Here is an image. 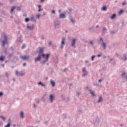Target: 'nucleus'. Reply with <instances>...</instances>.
<instances>
[{
	"instance_id": "052dcab7",
	"label": "nucleus",
	"mask_w": 127,
	"mask_h": 127,
	"mask_svg": "<svg viewBox=\"0 0 127 127\" xmlns=\"http://www.w3.org/2000/svg\"><path fill=\"white\" fill-rule=\"evenodd\" d=\"M38 7H39V8H41L40 7H41V5H39Z\"/></svg>"
},
{
	"instance_id": "4d7b16f0",
	"label": "nucleus",
	"mask_w": 127,
	"mask_h": 127,
	"mask_svg": "<svg viewBox=\"0 0 127 127\" xmlns=\"http://www.w3.org/2000/svg\"><path fill=\"white\" fill-rule=\"evenodd\" d=\"M1 66H2V67H3V68H4V64H1Z\"/></svg>"
},
{
	"instance_id": "f3484780",
	"label": "nucleus",
	"mask_w": 127,
	"mask_h": 127,
	"mask_svg": "<svg viewBox=\"0 0 127 127\" xmlns=\"http://www.w3.org/2000/svg\"><path fill=\"white\" fill-rule=\"evenodd\" d=\"M102 46L104 48V50H106V47H107V45L106 44V43L105 42H102Z\"/></svg>"
},
{
	"instance_id": "aec40b11",
	"label": "nucleus",
	"mask_w": 127,
	"mask_h": 127,
	"mask_svg": "<svg viewBox=\"0 0 127 127\" xmlns=\"http://www.w3.org/2000/svg\"><path fill=\"white\" fill-rule=\"evenodd\" d=\"M20 117L21 119L24 118V113H23V112L21 111L20 113Z\"/></svg>"
},
{
	"instance_id": "bb28decb",
	"label": "nucleus",
	"mask_w": 127,
	"mask_h": 127,
	"mask_svg": "<svg viewBox=\"0 0 127 127\" xmlns=\"http://www.w3.org/2000/svg\"><path fill=\"white\" fill-rule=\"evenodd\" d=\"M31 20H32V21H36L35 19L34 18V16H32L31 17Z\"/></svg>"
},
{
	"instance_id": "20e7f679",
	"label": "nucleus",
	"mask_w": 127,
	"mask_h": 127,
	"mask_svg": "<svg viewBox=\"0 0 127 127\" xmlns=\"http://www.w3.org/2000/svg\"><path fill=\"white\" fill-rule=\"evenodd\" d=\"M25 73L23 72L22 71L18 72V70H15V74L17 76H23Z\"/></svg>"
},
{
	"instance_id": "72a5a7b5",
	"label": "nucleus",
	"mask_w": 127,
	"mask_h": 127,
	"mask_svg": "<svg viewBox=\"0 0 127 127\" xmlns=\"http://www.w3.org/2000/svg\"><path fill=\"white\" fill-rule=\"evenodd\" d=\"M116 31H111L110 33L111 34H113V33H116Z\"/></svg>"
},
{
	"instance_id": "13d9d810",
	"label": "nucleus",
	"mask_w": 127,
	"mask_h": 127,
	"mask_svg": "<svg viewBox=\"0 0 127 127\" xmlns=\"http://www.w3.org/2000/svg\"><path fill=\"white\" fill-rule=\"evenodd\" d=\"M44 0H40V2H44Z\"/></svg>"
},
{
	"instance_id": "79ce46f5",
	"label": "nucleus",
	"mask_w": 127,
	"mask_h": 127,
	"mask_svg": "<svg viewBox=\"0 0 127 127\" xmlns=\"http://www.w3.org/2000/svg\"><path fill=\"white\" fill-rule=\"evenodd\" d=\"M103 30V31H106V30H107V28L105 27H104Z\"/></svg>"
},
{
	"instance_id": "bf43d9fd",
	"label": "nucleus",
	"mask_w": 127,
	"mask_h": 127,
	"mask_svg": "<svg viewBox=\"0 0 127 127\" xmlns=\"http://www.w3.org/2000/svg\"><path fill=\"white\" fill-rule=\"evenodd\" d=\"M113 60H114V59H110V62H112V61H113Z\"/></svg>"
},
{
	"instance_id": "0eeeda50",
	"label": "nucleus",
	"mask_w": 127,
	"mask_h": 127,
	"mask_svg": "<svg viewBox=\"0 0 127 127\" xmlns=\"http://www.w3.org/2000/svg\"><path fill=\"white\" fill-rule=\"evenodd\" d=\"M30 58V56H22L20 57V58L23 59V60H28V59H29Z\"/></svg>"
},
{
	"instance_id": "ea45409f",
	"label": "nucleus",
	"mask_w": 127,
	"mask_h": 127,
	"mask_svg": "<svg viewBox=\"0 0 127 127\" xmlns=\"http://www.w3.org/2000/svg\"><path fill=\"white\" fill-rule=\"evenodd\" d=\"M86 71H87V70H86V68L83 67V69H82V72H86Z\"/></svg>"
},
{
	"instance_id": "c9c22d12",
	"label": "nucleus",
	"mask_w": 127,
	"mask_h": 127,
	"mask_svg": "<svg viewBox=\"0 0 127 127\" xmlns=\"http://www.w3.org/2000/svg\"><path fill=\"white\" fill-rule=\"evenodd\" d=\"M89 44H91V45H94V43L93 42V41H90L89 42Z\"/></svg>"
},
{
	"instance_id": "4468645a",
	"label": "nucleus",
	"mask_w": 127,
	"mask_h": 127,
	"mask_svg": "<svg viewBox=\"0 0 127 127\" xmlns=\"http://www.w3.org/2000/svg\"><path fill=\"white\" fill-rule=\"evenodd\" d=\"M66 15L64 13H61L59 15V18H65Z\"/></svg>"
},
{
	"instance_id": "58836bf2",
	"label": "nucleus",
	"mask_w": 127,
	"mask_h": 127,
	"mask_svg": "<svg viewBox=\"0 0 127 127\" xmlns=\"http://www.w3.org/2000/svg\"><path fill=\"white\" fill-rule=\"evenodd\" d=\"M22 49H24L25 48V44H23L21 47Z\"/></svg>"
},
{
	"instance_id": "f8f14e48",
	"label": "nucleus",
	"mask_w": 127,
	"mask_h": 127,
	"mask_svg": "<svg viewBox=\"0 0 127 127\" xmlns=\"http://www.w3.org/2000/svg\"><path fill=\"white\" fill-rule=\"evenodd\" d=\"M93 123L94 125H97L98 124H99V123H100V121L99 120V118L97 117Z\"/></svg>"
},
{
	"instance_id": "dca6fc26",
	"label": "nucleus",
	"mask_w": 127,
	"mask_h": 127,
	"mask_svg": "<svg viewBox=\"0 0 127 127\" xmlns=\"http://www.w3.org/2000/svg\"><path fill=\"white\" fill-rule=\"evenodd\" d=\"M38 84L41 85L42 87H44L45 88H46V85L41 82H38Z\"/></svg>"
},
{
	"instance_id": "c03bdc74",
	"label": "nucleus",
	"mask_w": 127,
	"mask_h": 127,
	"mask_svg": "<svg viewBox=\"0 0 127 127\" xmlns=\"http://www.w3.org/2000/svg\"><path fill=\"white\" fill-rule=\"evenodd\" d=\"M39 17H40V14H38V15H37V18H39Z\"/></svg>"
},
{
	"instance_id": "a878e982",
	"label": "nucleus",
	"mask_w": 127,
	"mask_h": 127,
	"mask_svg": "<svg viewBox=\"0 0 127 127\" xmlns=\"http://www.w3.org/2000/svg\"><path fill=\"white\" fill-rule=\"evenodd\" d=\"M102 10L106 11L107 9H108V7H107L106 6H104L102 8Z\"/></svg>"
},
{
	"instance_id": "49530a36",
	"label": "nucleus",
	"mask_w": 127,
	"mask_h": 127,
	"mask_svg": "<svg viewBox=\"0 0 127 127\" xmlns=\"http://www.w3.org/2000/svg\"><path fill=\"white\" fill-rule=\"evenodd\" d=\"M63 45H61V49H63V48H64V47L63 46Z\"/></svg>"
},
{
	"instance_id": "6e6d98bb",
	"label": "nucleus",
	"mask_w": 127,
	"mask_h": 127,
	"mask_svg": "<svg viewBox=\"0 0 127 127\" xmlns=\"http://www.w3.org/2000/svg\"><path fill=\"white\" fill-rule=\"evenodd\" d=\"M23 66H26V63H24L23 64Z\"/></svg>"
},
{
	"instance_id": "9b49d317",
	"label": "nucleus",
	"mask_w": 127,
	"mask_h": 127,
	"mask_svg": "<svg viewBox=\"0 0 127 127\" xmlns=\"http://www.w3.org/2000/svg\"><path fill=\"white\" fill-rule=\"evenodd\" d=\"M88 91L90 92V93L92 96V97H96V94H95L94 91L92 90V89H88Z\"/></svg>"
},
{
	"instance_id": "f257e3e1",
	"label": "nucleus",
	"mask_w": 127,
	"mask_h": 127,
	"mask_svg": "<svg viewBox=\"0 0 127 127\" xmlns=\"http://www.w3.org/2000/svg\"><path fill=\"white\" fill-rule=\"evenodd\" d=\"M4 40L2 41V46L3 47H5V44H7V36L4 33L3 34Z\"/></svg>"
},
{
	"instance_id": "a19ab883",
	"label": "nucleus",
	"mask_w": 127,
	"mask_h": 127,
	"mask_svg": "<svg viewBox=\"0 0 127 127\" xmlns=\"http://www.w3.org/2000/svg\"><path fill=\"white\" fill-rule=\"evenodd\" d=\"M42 10H43V9H42V8H39V9H38V11H39V12H40V11H41Z\"/></svg>"
},
{
	"instance_id": "3c124183",
	"label": "nucleus",
	"mask_w": 127,
	"mask_h": 127,
	"mask_svg": "<svg viewBox=\"0 0 127 127\" xmlns=\"http://www.w3.org/2000/svg\"><path fill=\"white\" fill-rule=\"evenodd\" d=\"M102 81H103V79H99V80H98V82H99V83H100V82H102Z\"/></svg>"
},
{
	"instance_id": "e433bc0d",
	"label": "nucleus",
	"mask_w": 127,
	"mask_h": 127,
	"mask_svg": "<svg viewBox=\"0 0 127 127\" xmlns=\"http://www.w3.org/2000/svg\"><path fill=\"white\" fill-rule=\"evenodd\" d=\"M70 21L72 22L73 23H75V21H74V19L73 18L70 19Z\"/></svg>"
},
{
	"instance_id": "338daca9",
	"label": "nucleus",
	"mask_w": 127,
	"mask_h": 127,
	"mask_svg": "<svg viewBox=\"0 0 127 127\" xmlns=\"http://www.w3.org/2000/svg\"><path fill=\"white\" fill-rule=\"evenodd\" d=\"M89 62V61H85V63H88Z\"/></svg>"
},
{
	"instance_id": "8fccbe9b",
	"label": "nucleus",
	"mask_w": 127,
	"mask_h": 127,
	"mask_svg": "<svg viewBox=\"0 0 127 127\" xmlns=\"http://www.w3.org/2000/svg\"><path fill=\"white\" fill-rule=\"evenodd\" d=\"M116 56H117L118 57H120V55H119V54H118V53H116Z\"/></svg>"
},
{
	"instance_id": "a211bd4d",
	"label": "nucleus",
	"mask_w": 127,
	"mask_h": 127,
	"mask_svg": "<svg viewBox=\"0 0 127 127\" xmlns=\"http://www.w3.org/2000/svg\"><path fill=\"white\" fill-rule=\"evenodd\" d=\"M116 16L117 15L116 14H113L112 16L110 17V18H111V19H116Z\"/></svg>"
},
{
	"instance_id": "5701e85b",
	"label": "nucleus",
	"mask_w": 127,
	"mask_h": 127,
	"mask_svg": "<svg viewBox=\"0 0 127 127\" xmlns=\"http://www.w3.org/2000/svg\"><path fill=\"white\" fill-rule=\"evenodd\" d=\"M87 75H88V71H85L83 74L82 75V77H85V76H87Z\"/></svg>"
},
{
	"instance_id": "e2e57ef3",
	"label": "nucleus",
	"mask_w": 127,
	"mask_h": 127,
	"mask_svg": "<svg viewBox=\"0 0 127 127\" xmlns=\"http://www.w3.org/2000/svg\"><path fill=\"white\" fill-rule=\"evenodd\" d=\"M23 16H26V14H23Z\"/></svg>"
},
{
	"instance_id": "4be33fe9",
	"label": "nucleus",
	"mask_w": 127,
	"mask_h": 127,
	"mask_svg": "<svg viewBox=\"0 0 127 127\" xmlns=\"http://www.w3.org/2000/svg\"><path fill=\"white\" fill-rule=\"evenodd\" d=\"M4 59H5L4 56H2L0 57V61H4Z\"/></svg>"
},
{
	"instance_id": "6ab92c4d",
	"label": "nucleus",
	"mask_w": 127,
	"mask_h": 127,
	"mask_svg": "<svg viewBox=\"0 0 127 127\" xmlns=\"http://www.w3.org/2000/svg\"><path fill=\"white\" fill-rule=\"evenodd\" d=\"M103 101V97L100 96L99 100L97 101V103H100Z\"/></svg>"
},
{
	"instance_id": "cd10ccee",
	"label": "nucleus",
	"mask_w": 127,
	"mask_h": 127,
	"mask_svg": "<svg viewBox=\"0 0 127 127\" xmlns=\"http://www.w3.org/2000/svg\"><path fill=\"white\" fill-rule=\"evenodd\" d=\"M17 41L18 42H21V37L18 38L17 39Z\"/></svg>"
},
{
	"instance_id": "864d4df0",
	"label": "nucleus",
	"mask_w": 127,
	"mask_h": 127,
	"mask_svg": "<svg viewBox=\"0 0 127 127\" xmlns=\"http://www.w3.org/2000/svg\"><path fill=\"white\" fill-rule=\"evenodd\" d=\"M126 5V2H124L122 3V5Z\"/></svg>"
},
{
	"instance_id": "9d476101",
	"label": "nucleus",
	"mask_w": 127,
	"mask_h": 127,
	"mask_svg": "<svg viewBox=\"0 0 127 127\" xmlns=\"http://www.w3.org/2000/svg\"><path fill=\"white\" fill-rule=\"evenodd\" d=\"M41 56L38 55V56L35 59V62L36 63L37 61H40L41 60Z\"/></svg>"
},
{
	"instance_id": "423d86ee",
	"label": "nucleus",
	"mask_w": 127,
	"mask_h": 127,
	"mask_svg": "<svg viewBox=\"0 0 127 127\" xmlns=\"http://www.w3.org/2000/svg\"><path fill=\"white\" fill-rule=\"evenodd\" d=\"M34 27V25L33 24H28L27 26V28H28V29H29L30 30H32V29Z\"/></svg>"
},
{
	"instance_id": "f704fd0d",
	"label": "nucleus",
	"mask_w": 127,
	"mask_h": 127,
	"mask_svg": "<svg viewBox=\"0 0 127 127\" xmlns=\"http://www.w3.org/2000/svg\"><path fill=\"white\" fill-rule=\"evenodd\" d=\"M96 57V56H93L91 58V61H94V59Z\"/></svg>"
},
{
	"instance_id": "39448f33",
	"label": "nucleus",
	"mask_w": 127,
	"mask_h": 127,
	"mask_svg": "<svg viewBox=\"0 0 127 127\" xmlns=\"http://www.w3.org/2000/svg\"><path fill=\"white\" fill-rule=\"evenodd\" d=\"M49 100L50 101V103H53V101L55 100V96L54 94H52L49 96Z\"/></svg>"
},
{
	"instance_id": "2eb2a0df",
	"label": "nucleus",
	"mask_w": 127,
	"mask_h": 127,
	"mask_svg": "<svg viewBox=\"0 0 127 127\" xmlns=\"http://www.w3.org/2000/svg\"><path fill=\"white\" fill-rule=\"evenodd\" d=\"M65 40H66V39L65 38H63L62 40L61 45H65V44H66V43L65 42Z\"/></svg>"
},
{
	"instance_id": "6e6552de",
	"label": "nucleus",
	"mask_w": 127,
	"mask_h": 127,
	"mask_svg": "<svg viewBox=\"0 0 127 127\" xmlns=\"http://www.w3.org/2000/svg\"><path fill=\"white\" fill-rule=\"evenodd\" d=\"M75 44H76V39H72V43L71 45L72 47H74V48H76V46H75Z\"/></svg>"
},
{
	"instance_id": "393cba45",
	"label": "nucleus",
	"mask_w": 127,
	"mask_h": 127,
	"mask_svg": "<svg viewBox=\"0 0 127 127\" xmlns=\"http://www.w3.org/2000/svg\"><path fill=\"white\" fill-rule=\"evenodd\" d=\"M123 57L124 58L123 59V60H124V61H126L127 60V55L124 54V55H123Z\"/></svg>"
},
{
	"instance_id": "1a4fd4ad",
	"label": "nucleus",
	"mask_w": 127,
	"mask_h": 127,
	"mask_svg": "<svg viewBox=\"0 0 127 127\" xmlns=\"http://www.w3.org/2000/svg\"><path fill=\"white\" fill-rule=\"evenodd\" d=\"M122 76L123 77V78H125V79L127 80V72H123L122 73Z\"/></svg>"
},
{
	"instance_id": "ddd939ff",
	"label": "nucleus",
	"mask_w": 127,
	"mask_h": 127,
	"mask_svg": "<svg viewBox=\"0 0 127 127\" xmlns=\"http://www.w3.org/2000/svg\"><path fill=\"white\" fill-rule=\"evenodd\" d=\"M59 25H60V21H58V20H56L55 22V26L56 27H57V26H59Z\"/></svg>"
},
{
	"instance_id": "7ed1b4c3",
	"label": "nucleus",
	"mask_w": 127,
	"mask_h": 127,
	"mask_svg": "<svg viewBox=\"0 0 127 127\" xmlns=\"http://www.w3.org/2000/svg\"><path fill=\"white\" fill-rule=\"evenodd\" d=\"M43 52H44V50L41 48L39 50L38 55H40V56H42L43 58H44V57L46 56V55L43 54Z\"/></svg>"
},
{
	"instance_id": "09e8293b",
	"label": "nucleus",
	"mask_w": 127,
	"mask_h": 127,
	"mask_svg": "<svg viewBox=\"0 0 127 127\" xmlns=\"http://www.w3.org/2000/svg\"><path fill=\"white\" fill-rule=\"evenodd\" d=\"M3 95V93L2 92H0V97H1Z\"/></svg>"
},
{
	"instance_id": "c85d7f7f",
	"label": "nucleus",
	"mask_w": 127,
	"mask_h": 127,
	"mask_svg": "<svg viewBox=\"0 0 127 127\" xmlns=\"http://www.w3.org/2000/svg\"><path fill=\"white\" fill-rule=\"evenodd\" d=\"M104 42V40H103V38H100L99 39V41H98V43H100V42Z\"/></svg>"
},
{
	"instance_id": "680f3d73",
	"label": "nucleus",
	"mask_w": 127,
	"mask_h": 127,
	"mask_svg": "<svg viewBox=\"0 0 127 127\" xmlns=\"http://www.w3.org/2000/svg\"><path fill=\"white\" fill-rule=\"evenodd\" d=\"M33 107H34V108H36V105H35V104H34Z\"/></svg>"
},
{
	"instance_id": "b1692460",
	"label": "nucleus",
	"mask_w": 127,
	"mask_h": 127,
	"mask_svg": "<svg viewBox=\"0 0 127 127\" xmlns=\"http://www.w3.org/2000/svg\"><path fill=\"white\" fill-rule=\"evenodd\" d=\"M16 7H15V6H13V7H11V13H12V12H13V11L14 10V9H15Z\"/></svg>"
},
{
	"instance_id": "603ef678",
	"label": "nucleus",
	"mask_w": 127,
	"mask_h": 127,
	"mask_svg": "<svg viewBox=\"0 0 127 127\" xmlns=\"http://www.w3.org/2000/svg\"><path fill=\"white\" fill-rule=\"evenodd\" d=\"M52 13H55V10H53L52 11Z\"/></svg>"
},
{
	"instance_id": "69168bd1",
	"label": "nucleus",
	"mask_w": 127,
	"mask_h": 127,
	"mask_svg": "<svg viewBox=\"0 0 127 127\" xmlns=\"http://www.w3.org/2000/svg\"><path fill=\"white\" fill-rule=\"evenodd\" d=\"M39 103V100H37V103L38 104Z\"/></svg>"
},
{
	"instance_id": "2f4dec72",
	"label": "nucleus",
	"mask_w": 127,
	"mask_h": 127,
	"mask_svg": "<svg viewBox=\"0 0 127 127\" xmlns=\"http://www.w3.org/2000/svg\"><path fill=\"white\" fill-rule=\"evenodd\" d=\"M10 127V123H8L7 125H5L4 127Z\"/></svg>"
},
{
	"instance_id": "774afa93",
	"label": "nucleus",
	"mask_w": 127,
	"mask_h": 127,
	"mask_svg": "<svg viewBox=\"0 0 127 127\" xmlns=\"http://www.w3.org/2000/svg\"><path fill=\"white\" fill-rule=\"evenodd\" d=\"M59 12H61V9L59 10Z\"/></svg>"
},
{
	"instance_id": "7c9ffc66",
	"label": "nucleus",
	"mask_w": 127,
	"mask_h": 127,
	"mask_svg": "<svg viewBox=\"0 0 127 127\" xmlns=\"http://www.w3.org/2000/svg\"><path fill=\"white\" fill-rule=\"evenodd\" d=\"M0 118L1 119H2V120H3V121H5V118H4V117L2 116H0Z\"/></svg>"
},
{
	"instance_id": "5fc2aeb1",
	"label": "nucleus",
	"mask_w": 127,
	"mask_h": 127,
	"mask_svg": "<svg viewBox=\"0 0 127 127\" xmlns=\"http://www.w3.org/2000/svg\"><path fill=\"white\" fill-rule=\"evenodd\" d=\"M12 81H13V82H15V79H14V78H13L12 79Z\"/></svg>"
},
{
	"instance_id": "a18cd8bd",
	"label": "nucleus",
	"mask_w": 127,
	"mask_h": 127,
	"mask_svg": "<svg viewBox=\"0 0 127 127\" xmlns=\"http://www.w3.org/2000/svg\"><path fill=\"white\" fill-rule=\"evenodd\" d=\"M102 56V54H99L97 55V57H101Z\"/></svg>"
},
{
	"instance_id": "f03ea898",
	"label": "nucleus",
	"mask_w": 127,
	"mask_h": 127,
	"mask_svg": "<svg viewBox=\"0 0 127 127\" xmlns=\"http://www.w3.org/2000/svg\"><path fill=\"white\" fill-rule=\"evenodd\" d=\"M49 54H47L44 58H43L45 60L43 61L42 62H41V64H42V65H44V64H46V62L48 61V59H49Z\"/></svg>"
},
{
	"instance_id": "0e129e2a",
	"label": "nucleus",
	"mask_w": 127,
	"mask_h": 127,
	"mask_svg": "<svg viewBox=\"0 0 127 127\" xmlns=\"http://www.w3.org/2000/svg\"><path fill=\"white\" fill-rule=\"evenodd\" d=\"M77 95H80V92H77Z\"/></svg>"
},
{
	"instance_id": "de8ad7c7",
	"label": "nucleus",
	"mask_w": 127,
	"mask_h": 127,
	"mask_svg": "<svg viewBox=\"0 0 127 127\" xmlns=\"http://www.w3.org/2000/svg\"><path fill=\"white\" fill-rule=\"evenodd\" d=\"M52 42L50 41V42H49V45H52Z\"/></svg>"
},
{
	"instance_id": "c756f323",
	"label": "nucleus",
	"mask_w": 127,
	"mask_h": 127,
	"mask_svg": "<svg viewBox=\"0 0 127 127\" xmlns=\"http://www.w3.org/2000/svg\"><path fill=\"white\" fill-rule=\"evenodd\" d=\"M123 12H124V10H123V9H122L121 10H120L119 12V14L121 15V14H123Z\"/></svg>"
},
{
	"instance_id": "4c0bfd02",
	"label": "nucleus",
	"mask_w": 127,
	"mask_h": 127,
	"mask_svg": "<svg viewBox=\"0 0 127 127\" xmlns=\"http://www.w3.org/2000/svg\"><path fill=\"white\" fill-rule=\"evenodd\" d=\"M17 10H18L19 11H20V6L17 7Z\"/></svg>"
},
{
	"instance_id": "412c9836",
	"label": "nucleus",
	"mask_w": 127,
	"mask_h": 127,
	"mask_svg": "<svg viewBox=\"0 0 127 127\" xmlns=\"http://www.w3.org/2000/svg\"><path fill=\"white\" fill-rule=\"evenodd\" d=\"M50 82L52 84V87H54L55 86V82H54L53 80H51Z\"/></svg>"
},
{
	"instance_id": "473e14b6",
	"label": "nucleus",
	"mask_w": 127,
	"mask_h": 127,
	"mask_svg": "<svg viewBox=\"0 0 127 127\" xmlns=\"http://www.w3.org/2000/svg\"><path fill=\"white\" fill-rule=\"evenodd\" d=\"M25 21L26 22H28L29 21V18H26L25 19Z\"/></svg>"
},
{
	"instance_id": "37998d69",
	"label": "nucleus",
	"mask_w": 127,
	"mask_h": 127,
	"mask_svg": "<svg viewBox=\"0 0 127 127\" xmlns=\"http://www.w3.org/2000/svg\"><path fill=\"white\" fill-rule=\"evenodd\" d=\"M6 77L8 78V73L7 72H5Z\"/></svg>"
}]
</instances>
